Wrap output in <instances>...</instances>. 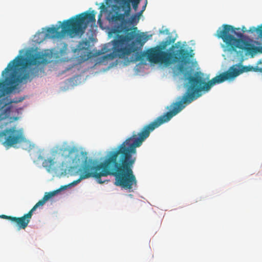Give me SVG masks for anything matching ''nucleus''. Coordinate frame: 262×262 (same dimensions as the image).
I'll return each mask as SVG.
<instances>
[{
	"instance_id": "obj_1",
	"label": "nucleus",
	"mask_w": 262,
	"mask_h": 262,
	"mask_svg": "<svg viewBox=\"0 0 262 262\" xmlns=\"http://www.w3.org/2000/svg\"><path fill=\"white\" fill-rule=\"evenodd\" d=\"M186 84V91L181 99L173 103L171 110L161 115L148 124L144 125L140 131L128 138L122 144L113 150L109 151L103 162L95 165L88 162L86 153L79 152L75 147L67 145L57 146L56 152L65 158H70L74 165H79L83 162V165L79 169V178L73 181L70 185H74L82 180L94 178L100 183H103L101 178L113 176L115 178V184L125 189H132L137 186V180L133 171V166L136 161L137 147L149 136L151 132L161 124L169 121L173 116L181 112L186 105L189 104V77Z\"/></svg>"
},
{
	"instance_id": "obj_2",
	"label": "nucleus",
	"mask_w": 262,
	"mask_h": 262,
	"mask_svg": "<svg viewBox=\"0 0 262 262\" xmlns=\"http://www.w3.org/2000/svg\"><path fill=\"white\" fill-rule=\"evenodd\" d=\"M47 63L46 59L40 53H30L27 57L17 55L11 61L2 72L4 80L0 79V106L23 101L24 97L10 99L7 95L17 89L20 83H26L28 80L31 81L38 76L42 72L38 66Z\"/></svg>"
},
{
	"instance_id": "obj_3",
	"label": "nucleus",
	"mask_w": 262,
	"mask_h": 262,
	"mask_svg": "<svg viewBox=\"0 0 262 262\" xmlns=\"http://www.w3.org/2000/svg\"><path fill=\"white\" fill-rule=\"evenodd\" d=\"M176 39V37L169 36L162 45L150 48L146 52L136 51L130 57L129 61L135 62L142 60L145 57H146L147 60L151 63H161L167 66L180 62L181 64L179 66V69L181 72H183L184 71V66L190 63V58L193 57L194 54L192 50L188 52V50L181 47L180 41L172 45L168 51H164V50L166 47L174 43Z\"/></svg>"
},
{
	"instance_id": "obj_4",
	"label": "nucleus",
	"mask_w": 262,
	"mask_h": 262,
	"mask_svg": "<svg viewBox=\"0 0 262 262\" xmlns=\"http://www.w3.org/2000/svg\"><path fill=\"white\" fill-rule=\"evenodd\" d=\"M95 13L94 10L84 12L64 20L60 26L48 28L46 36L48 38H59L66 34L71 37L81 35L90 23L95 22Z\"/></svg>"
},
{
	"instance_id": "obj_5",
	"label": "nucleus",
	"mask_w": 262,
	"mask_h": 262,
	"mask_svg": "<svg viewBox=\"0 0 262 262\" xmlns=\"http://www.w3.org/2000/svg\"><path fill=\"white\" fill-rule=\"evenodd\" d=\"M12 110L9 105L0 106V142L7 148L27 142L23 129H17L16 125L12 124L19 118L13 115Z\"/></svg>"
},
{
	"instance_id": "obj_6",
	"label": "nucleus",
	"mask_w": 262,
	"mask_h": 262,
	"mask_svg": "<svg viewBox=\"0 0 262 262\" xmlns=\"http://www.w3.org/2000/svg\"><path fill=\"white\" fill-rule=\"evenodd\" d=\"M239 28H236L229 25H223L222 28H220L216 31V36L221 38L225 43L227 50L236 52L237 49L242 51H246L247 54L253 57L259 52L258 47H255L249 41L242 39L243 33L236 32Z\"/></svg>"
},
{
	"instance_id": "obj_7",
	"label": "nucleus",
	"mask_w": 262,
	"mask_h": 262,
	"mask_svg": "<svg viewBox=\"0 0 262 262\" xmlns=\"http://www.w3.org/2000/svg\"><path fill=\"white\" fill-rule=\"evenodd\" d=\"M136 35L135 31L127 32L125 35H117L112 41L113 46V52L106 55L105 58L110 59L117 57L125 58L132 53L133 52L131 55L135 53L137 47L135 46V42L132 41V40Z\"/></svg>"
},
{
	"instance_id": "obj_8",
	"label": "nucleus",
	"mask_w": 262,
	"mask_h": 262,
	"mask_svg": "<svg viewBox=\"0 0 262 262\" xmlns=\"http://www.w3.org/2000/svg\"><path fill=\"white\" fill-rule=\"evenodd\" d=\"M35 211L32 208L27 214L20 217H13L12 222L16 224L18 229H25L28 225L32 217L33 212Z\"/></svg>"
},
{
	"instance_id": "obj_9",
	"label": "nucleus",
	"mask_w": 262,
	"mask_h": 262,
	"mask_svg": "<svg viewBox=\"0 0 262 262\" xmlns=\"http://www.w3.org/2000/svg\"><path fill=\"white\" fill-rule=\"evenodd\" d=\"M67 186H62L60 188L53 191H51L49 192H46L45 195L42 199L39 200L33 207V208L35 210L39 207V206H43L45 203L48 201L52 197L55 195L58 192H59L61 190L66 189L67 188Z\"/></svg>"
},
{
	"instance_id": "obj_10",
	"label": "nucleus",
	"mask_w": 262,
	"mask_h": 262,
	"mask_svg": "<svg viewBox=\"0 0 262 262\" xmlns=\"http://www.w3.org/2000/svg\"><path fill=\"white\" fill-rule=\"evenodd\" d=\"M143 12V10H141L140 12H138V13H135L132 15L130 18L127 20H126L124 18V21H122L120 20H118L117 21H114V23H118L120 22L122 24H128L130 25L135 26L136 25L140 19V17ZM126 16L124 17V18Z\"/></svg>"
},
{
	"instance_id": "obj_11",
	"label": "nucleus",
	"mask_w": 262,
	"mask_h": 262,
	"mask_svg": "<svg viewBox=\"0 0 262 262\" xmlns=\"http://www.w3.org/2000/svg\"><path fill=\"white\" fill-rule=\"evenodd\" d=\"M89 46V43L88 41H83L79 43L78 48H79V52L81 51L84 50V53H86V54L84 55V56H81V59L83 60H88L90 57L91 52L89 51L88 47Z\"/></svg>"
},
{
	"instance_id": "obj_12",
	"label": "nucleus",
	"mask_w": 262,
	"mask_h": 262,
	"mask_svg": "<svg viewBox=\"0 0 262 262\" xmlns=\"http://www.w3.org/2000/svg\"><path fill=\"white\" fill-rule=\"evenodd\" d=\"M54 164V160L51 158L46 159L42 162L43 166L45 167L49 171L53 169Z\"/></svg>"
},
{
	"instance_id": "obj_13",
	"label": "nucleus",
	"mask_w": 262,
	"mask_h": 262,
	"mask_svg": "<svg viewBox=\"0 0 262 262\" xmlns=\"http://www.w3.org/2000/svg\"><path fill=\"white\" fill-rule=\"evenodd\" d=\"M148 37L147 36L144 35L143 33L139 34L137 36L136 39V41L140 44L141 46H143V44L147 41Z\"/></svg>"
},
{
	"instance_id": "obj_14",
	"label": "nucleus",
	"mask_w": 262,
	"mask_h": 262,
	"mask_svg": "<svg viewBox=\"0 0 262 262\" xmlns=\"http://www.w3.org/2000/svg\"><path fill=\"white\" fill-rule=\"evenodd\" d=\"M13 217L14 216H8V215H4V214L0 215V217H1L2 219H4L8 220L12 222V221H13Z\"/></svg>"
},
{
	"instance_id": "obj_15",
	"label": "nucleus",
	"mask_w": 262,
	"mask_h": 262,
	"mask_svg": "<svg viewBox=\"0 0 262 262\" xmlns=\"http://www.w3.org/2000/svg\"><path fill=\"white\" fill-rule=\"evenodd\" d=\"M257 28H255V27H250L248 32H250L251 33H254L255 32H257Z\"/></svg>"
},
{
	"instance_id": "obj_16",
	"label": "nucleus",
	"mask_w": 262,
	"mask_h": 262,
	"mask_svg": "<svg viewBox=\"0 0 262 262\" xmlns=\"http://www.w3.org/2000/svg\"><path fill=\"white\" fill-rule=\"evenodd\" d=\"M166 33V34H168L169 33V31L168 29H165V30H160V33L161 34H164V33Z\"/></svg>"
},
{
	"instance_id": "obj_17",
	"label": "nucleus",
	"mask_w": 262,
	"mask_h": 262,
	"mask_svg": "<svg viewBox=\"0 0 262 262\" xmlns=\"http://www.w3.org/2000/svg\"><path fill=\"white\" fill-rule=\"evenodd\" d=\"M242 30L243 31V33H245L246 32L248 31V30H247V28L245 26H243L242 28Z\"/></svg>"
},
{
	"instance_id": "obj_18",
	"label": "nucleus",
	"mask_w": 262,
	"mask_h": 262,
	"mask_svg": "<svg viewBox=\"0 0 262 262\" xmlns=\"http://www.w3.org/2000/svg\"><path fill=\"white\" fill-rule=\"evenodd\" d=\"M146 4H147V0H146V3H145V5L143 7V9L142 10H143V11H144L145 8H146Z\"/></svg>"
},
{
	"instance_id": "obj_19",
	"label": "nucleus",
	"mask_w": 262,
	"mask_h": 262,
	"mask_svg": "<svg viewBox=\"0 0 262 262\" xmlns=\"http://www.w3.org/2000/svg\"><path fill=\"white\" fill-rule=\"evenodd\" d=\"M257 71L260 72V73H262V68H259V69H257Z\"/></svg>"
},
{
	"instance_id": "obj_20",
	"label": "nucleus",
	"mask_w": 262,
	"mask_h": 262,
	"mask_svg": "<svg viewBox=\"0 0 262 262\" xmlns=\"http://www.w3.org/2000/svg\"><path fill=\"white\" fill-rule=\"evenodd\" d=\"M16 113H17V114L18 115V110H16Z\"/></svg>"
}]
</instances>
